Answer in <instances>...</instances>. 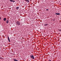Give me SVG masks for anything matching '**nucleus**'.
Returning a JSON list of instances; mask_svg holds the SVG:
<instances>
[{
    "mask_svg": "<svg viewBox=\"0 0 61 61\" xmlns=\"http://www.w3.org/2000/svg\"><path fill=\"white\" fill-rule=\"evenodd\" d=\"M47 25H48V24H44V25L45 26H46Z\"/></svg>",
    "mask_w": 61,
    "mask_h": 61,
    "instance_id": "nucleus-7",
    "label": "nucleus"
},
{
    "mask_svg": "<svg viewBox=\"0 0 61 61\" xmlns=\"http://www.w3.org/2000/svg\"><path fill=\"white\" fill-rule=\"evenodd\" d=\"M16 24L17 25H20V22H19V21H17L16 22Z\"/></svg>",
    "mask_w": 61,
    "mask_h": 61,
    "instance_id": "nucleus-1",
    "label": "nucleus"
},
{
    "mask_svg": "<svg viewBox=\"0 0 61 61\" xmlns=\"http://www.w3.org/2000/svg\"><path fill=\"white\" fill-rule=\"evenodd\" d=\"M3 20L4 21H6V18H4L3 19Z\"/></svg>",
    "mask_w": 61,
    "mask_h": 61,
    "instance_id": "nucleus-8",
    "label": "nucleus"
},
{
    "mask_svg": "<svg viewBox=\"0 0 61 61\" xmlns=\"http://www.w3.org/2000/svg\"><path fill=\"white\" fill-rule=\"evenodd\" d=\"M19 8V7H17L16 8V9H17V10H18V9Z\"/></svg>",
    "mask_w": 61,
    "mask_h": 61,
    "instance_id": "nucleus-10",
    "label": "nucleus"
},
{
    "mask_svg": "<svg viewBox=\"0 0 61 61\" xmlns=\"http://www.w3.org/2000/svg\"><path fill=\"white\" fill-rule=\"evenodd\" d=\"M13 60L14 61H18L17 60H16V59H13Z\"/></svg>",
    "mask_w": 61,
    "mask_h": 61,
    "instance_id": "nucleus-9",
    "label": "nucleus"
},
{
    "mask_svg": "<svg viewBox=\"0 0 61 61\" xmlns=\"http://www.w3.org/2000/svg\"><path fill=\"white\" fill-rule=\"evenodd\" d=\"M8 21H9L8 20H7V21H6V23L7 24H8Z\"/></svg>",
    "mask_w": 61,
    "mask_h": 61,
    "instance_id": "nucleus-11",
    "label": "nucleus"
},
{
    "mask_svg": "<svg viewBox=\"0 0 61 61\" xmlns=\"http://www.w3.org/2000/svg\"><path fill=\"white\" fill-rule=\"evenodd\" d=\"M30 57L31 58H32V59H35V57H34V56L33 55H31L30 56Z\"/></svg>",
    "mask_w": 61,
    "mask_h": 61,
    "instance_id": "nucleus-2",
    "label": "nucleus"
},
{
    "mask_svg": "<svg viewBox=\"0 0 61 61\" xmlns=\"http://www.w3.org/2000/svg\"><path fill=\"white\" fill-rule=\"evenodd\" d=\"M59 31H61V29L59 30Z\"/></svg>",
    "mask_w": 61,
    "mask_h": 61,
    "instance_id": "nucleus-12",
    "label": "nucleus"
},
{
    "mask_svg": "<svg viewBox=\"0 0 61 61\" xmlns=\"http://www.w3.org/2000/svg\"><path fill=\"white\" fill-rule=\"evenodd\" d=\"M2 57H0V59H2Z\"/></svg>",
    "mask_w": 61,
    "mask_h": 61,
    "instance_id": "nucleus-14",
    "label": "nucleus"
},
{
    "mask_svg": "<svg viewBox=\"0 0 61 61\" xmlns=\"http://www.w3.org/2000/svg\"><path fill=\"white\" fill-rule=\"evenodd\" d=\"M25 2H27L28 3H29V0H25Z\"/></svg>",
    "mask_w": 61,
    "mask_h": 61,
    "instance_id": "nucleus-4",
    "label": "nucleus"
},
{
    "mask_svg": "<svg viewBox=\"0 0 61 61\" xmlns=\"http://www.w3.org/2000/svg\"><path fill=\"white\" fill-rule=\"evenodd\" d=\"M46 11H48V9H46Z\"/></svg>",
    "mask_w": 61,
    "mask_h": 61,
    "instance_id": "nucleus-13",
    "label": "nucleus"
},
{
    "mask_svg": "<svg viewBox=\"0 0 61 61\" xmlns=\"http://www.w3.org/2000/svg\"><path fill=\"white\" fill-rule=\"evenodd\" d=\"M10 2H15V1L14 0H10Z\"/></svg>",
    "mask_w": 61,
    "mask_h": 61,
    "instance_id": "nucleus-5",
    "label": "nucleus"
},
{
    "mask_svg": "<svg viewBox=\"0 0 61 61\" xmlns=\"http://www.w3.org/2000/svg\"><path fill=\"white\" fill-rule=\"evenodd\" d=\"M55 14L57 15H60V13H56Z\"/></svg>",
    "mask_w": 61,
    "mask_h": 61,
    "instance_id": "nucleus-6",
    "label": "nucleus"
},
{
    "mask_svg": "<svg viewBox=\"0 0 61 61\" xmlns=\"http://www.w3.org/2000/svg\"><path fill=\"white\" fill-rule=\"evenodd\" d=\"M8 38L9 42H10V39H9V38L8 36Z\"/></svg>",
    "mask_w": 61,
    "mask_h": 61,
    "instance_id": "nucleus-3",
    "label": "nucleus"
},
{
    "mask_svg": "<svg viewBox=\"0 0 61 61\" xmlns=\"http://www.w3.org/2000/svg\"><path fill=\"white\" fill-rule=\"evenodd\" d=\"M0 20H1V17L0 16Z\"/></svg>",
    "mask_w": 61,
    "mask_h": 61,
    "instance_id": "nucleus-15",
    "label": "nucleus"
}]
</instances>
